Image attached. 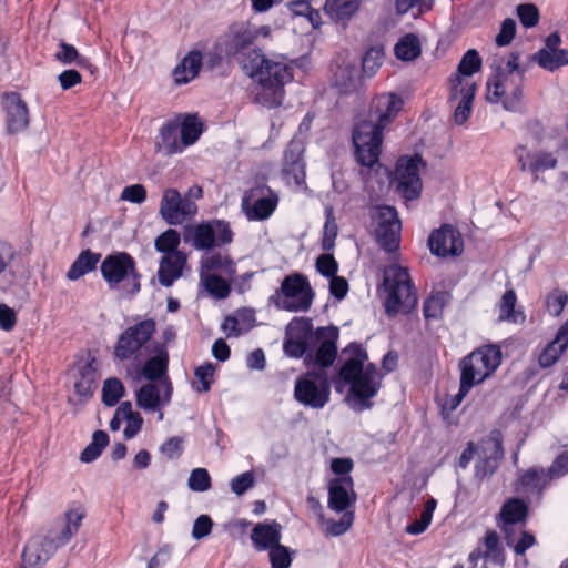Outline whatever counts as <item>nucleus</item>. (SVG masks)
<instances>
[{"label": "nucleus", "instance_id": "obj_31", "mask_svg": "<svg viewBox=\"0 0 568 568\" xmlns=\"http://www.w3.org/2000/svg\"><path fill=\"white\" fill-rule=\"evenodd\" d=\"M187 257L185 253L162 255L159 263L158 278L162 286L169 287L183 274Z\"/></svg>", "mask_w": 568, "mask_h": 568}, {"label": "nucleus", "instance_id": "obj_39", "mask_svg": "<svg viewBox=\"0 0 568 568\" xmlns=\"http://www.w3.org/2000/svg\"><path fill=\"white\" fill-rule=\"evenodd\" d=\"M224 275L200 274V285L214 298H226L231 292L230 282Z\"/></svg>", "mask_w": 568, "mask_h": 568}, {"label": "nucleus", "instance_id": "obj_25", "mask_svg": "<svg viewBox=\"0 0 568 568\" xmlns=\"http://www.w3.org/2000/svg\"><path fill=\"white\" fill-rule=\"evenodd\" d=\"M6 113V128L8 133L16 134L26 130L29 125V110L26 102L17 92L3 95Z\"/></svg>", "mask_w": 568, "mask_h": 568}, {"label": "nucleus", "instance_id": "obj_2", "mask_svg": "<svg viewBox=\"0 0 568 568\" xmlns=\"http://www.w3.org/2000/svg\"><path fill=\"white\" fill-rule=\"evenodd\" d=\"M344 359L337 377L334 379L335 390L344 392L348 386L345 397L348 406L357 412L372 407L371 399L375 397L382 386V373L376 365L368 363L366 351L358 344L352 343L343 349Z\"/></svg>", "mask_w": 568, "mask_h": 568}, {"label": "nucleus", "instance_id": "obj_13", "mask_svg": "<svg viewBox=\"0 0 568 568\" xmlns=\"http://www.w3.org/2000/svg\"><path fill=\"white\" fill-rule=\"evenodd\" d=\"M102 277L110 288H115L121 282L130 276L133 277V293L140 291L139 276L135 273V262L125 252H116L105 256L100 265Z\"/></svg>", "mask_w": 568, "mask_h": 568}, {"label": "nucleus", "instance_id": "obj_36", "mask_svg": "<svg viewBox=\"0 0 568 568\" xmlns=\"http://www.w3.org/2000/svg\"><path fill=\"white\" fill-rule=\"evenodd\" d=\"M100 258V253H94L90 250L82 251L68 270L67 278L70 281L79 280L80 277L95 270Z\"/></svg>", "mask_w": 568, "mask_h": 568}, {"label": "nucleus", "instance_id": "obj_16", "mask_svg": "<svg viewBox=\"0 0 568 568\" xmlns=\"http://www.w3.org/2000/svg\"><path fill=\"white\" fill-rule=\"evenodd\" d=\"M50 531L47 535H34L24 545L21 555V568H42L55 551L63 547Z\"/></svg>", "mask_w": 568, "mask_h": 568}, {"label": "nucleus", "instance_id": "obj_56", "mask_svg": "<svg viewBox=\"0 0 568 568\" xmlns=\"http://www.w3.org/2000/svg\"><path fill=\"white\" fill-rule=\"evenodd\" d=\"M568 303V294L559 288L554 290L546 297V308L552 316H559Z\"/></svg>", "mask_w": 568, "mask_h": 568}, {"label": "nucleus", "instance_id": "obj_29", "mask_svg": "<svg viewBox=\"0 0 568 568\" xmlns=\"http://www.w3.org/2000/svg\"><path fill=\"white\" fill-rule=\"evenodd\" d=\"M98 383L97 359L90 358L79 368V377L74 382L73 389L78 400L69 398V403L82 405L87 403L94 394Z\"/></svg>", "mask_w": 568, "mask_h": 568}, {"label": "nucleus", "instance_id": "obj_27", "mask_svg": "<svg viewBox=\"0 0 568 568\" xmlns=\"http://www.w3.org/2000/svg\"><path fill=\"white\" fill-rule=\"evenodd\" d=\"M338 329L336 327H318L314 333V345L318 344L315 353V364L329 367L337 356Z\"/></svg>", "mask_w": 568, "mask_h": 568}, {"label": "nucleus", "instance_id": "obj_33", "mask_svg": "<svg viewBox=\"0 0 568 568\" xmlns=\"http://www.w3.org/2000/svg\"><path fill=\"white\" fill-rule=\"evenodd\" d=\"M200 274H219L233 280L236 274V264L227 254L215 252L201 257Z\"/></svg>", "mask_w": 568, "mask_h": 568}, {"label": "nucleus", "instance_id": "obj_46", "mask_svg": "<svg viewBox=\"0 0 568 568\" xmlns=\"http://www.w3.org/2000/svg\"><path fill=\"white\" fill-rule=\"evenodd\" d=\"M108 444L109 435L104 430H95L91 443L82 450L80 460L82 463H92L102 454Z\"/></svg>", "mask_w": 568, "mask_h": 568}, {"label": "nucleus", "instance_id": "obj_26", "mask_svg": "<svg viewBox=\"0 0 568 568\" xmlns=\"http://www.w3.org/2000/svg\"><path fill=\"white\" fill-rule=\"evenodd\" d=\"M304 151V142L301 139L294 138L288 143L284 153L283 174L297 186L305 184Z\"/></svg>", "mask_w": 568, "mask_h": 568}, {"label": "nucleus", "instance_id": "obj_34", "mask_svg": "<svg viewBox=\"0 0 568 568\" xmlns=\"http://www.w3.org/2000/svg\"><path fill=\"white\" fill-rule=\"evenodd\" d=\"M179 119L163 123L159 131L156 149L168 155L182 153L185 149L181 138H178Z\"/></svg>", "mask_w": 568, "mask_h": 568}, {"label": "nucleus", "instance_id": "obj_22", "mask_svg": "<svg viewBox=\"0 0 568 568\" xmlns=\"http://www.w3.org/2000/svg\"><path fill=\"white\" fill-rule=\"evenodd\" d=\"M528 515V505L518 498L508 499L501 507L497 526L504 534L505 542L514 541V530L524 526Z\"/></svg>", "mask_w": 568, "mask_h": 568}, {"label": "nucleus", "instance_id": "obj_44", "mask_svg": "<svg viewBox=\"0 0 568 568\" xmlns=\"http://www.w3.org/2000/svg\"><path fill=\"white\" fill-rule=\"evenodd\" d=\"M120 415L124 417L125 428L123 435L125 439H131L138 435L143 425V418L140 413L133 412L131 402L120 404Z\"/></svg>", "mask_w": 568, "mask_h": 568}, {"label": "nucleus", "instance_id": "obj_64", "mask_svg": "<svg viewBox=\"0 0 568 568\" xmlns=\"http://www.w3.org/2000/svg\"><path fill=\"white\" fill-rule=\"evenodd\" d=\"M121 200L142 204L146 200V190L142 184L128 185L122 190Z\"/></svg>", "mask_w": 568, "mask_h": 568}, {"label": "nucleus", "instance_id": "obj_58", "mask_svg": "<svg viewBox=\"0 0 568 568\" xmlns=\"http://www.w3.org/2000/svg\"><path fill=\"white\" fill-rule=\"evenodd\" d=\"M514 155L523 172H529L534 175V162L536 160V151L529 150L525 145H518L514 149Z\"/></svg>", "mask_w": 568, "mask_h": 568}, {"label": "nucleus", "instance_id": "obj_19", "mask_svg": "<svg viewBox=\"0 0 568 568\" xmlns=\"http://www.w3.org/2000/svg\"><path fill=\"white\" fill-rule=\"evenodd\" d=\"M479 460L475 466L476 477L485 478L495 473L498 462L504 457L503 435L498 429L490 434L478 444Z\"/></svg>", "mask_w": 568, "mask_h": 568}, {"label": "nucleus", "instance_id": "obj_54", "mask_svg": "<svg viewBox=\"0 0 568 568\" xmlns=\"http://www.w3.org/2000/svg\"><path fill=\"white\" fill-rule=\"evenodd\" d=\"M268 557L272 568H290L292 564V552L281 541L268 550Z\"/></svg>", "mask_w": 568, "mask_h": 568}, {"label": "nucleus", "instance_id": "obj_53", "mask_svg": "<svg viewBox=\"0 0 568 568\" xmlns=\"http://www.w3.org/2000/svg\"><path fill=\"white\" fill-rule=\"evenodd\" d=\"M514 541L510 544H506L508 547H513L516 555L524 556L526 551L531 548L536 539L532 534L529 531L523 530L521 527H518L514 530Z\"/></svg>", "mask_w": 568, "mask_h": 568}, {"label": "nucleus", "instance_id": "obj_37", "mask_svg": "<svg viewBox=\"0 0 568 568\" xmlns=\"http://www.w3.org/2000/svg\"><path fill=\"white\" fill-rule=\"evenodd\" d=\"M179 131L184 149L193 145L203 133V123L196 114L180 115Z\"/></svg>", "mask_w": 568, "mask_h": 568}, {"label": "nucleus", "instance_id": "obj_51", "mask_svg": "<svg viewBox=\"0 0 568 568\" xmlns=\"http://www.w3.org/2000/svg\"><path fill=\"white\" fill-rule=\"evenodd\" d=\"M187 487L196 493L207 491L212 487V479L207 469L194 468L187 479Z\"/></svg>", "mask_w": 568, "mask_h": 568}, {"label": "nucleus", "instance_id": "obj_35", "mask_svg": "<svg viewBox=\"0 0 568 568\" xmlns=\"http://www.w3.org/2000/svg\"><path fill=\"white\" fill-rule=\"evenodd\" d=\"M202 60L203 57L200 51H190L173 70L175 83L186 84L192 81L199 74Z\"/></svg>", "mask_w": 568, "mask_h": 568}, {"label": "nucleus", "instance_id": "obj_14", "mask_svg": "<svg viewBox=\"0 0 568 568\" xmlns=\"http://www.w3.org/2000/svg\"><path fill=\"white\" fill-rule=\"evenodd\" d=\"M402 223L395 207L383 205L377 207V226L375 237L378 245L386 252H396L400 243Z\"/></svg>", "mask_w": 568, "mask_h": 568}, {"label": "nucleus", "instance_id": "obj_11", "mask_svg": "<svg viewBox=\"0 0 568 568\" xmlns=\"http://www.w3.org/2000/svg\"><path fill=\"white\" fill-rule=\"evenodd\" d=\"M278 194L264 182H257L241 199V210L250 222L268 220L277 209Z\"/></svg>", "mask_w": 568, "mask_h": 568}, {"label": "nucleus", "instance_id": "obj_28", "mask_svg": "<svg viewBox=\"0 0 568 568\" xmlns=\"http://www.w3.org/2000/svg\"><path fill=\"white\" fill-rule=\"evenodd\" d=\"M87 517V509L80 501H72L63 514V527L60 530L51 529L58 540V545H67L78 534L83 519Z\"/></svg>", "mask_w": 568, "mask_h": 568}, {"label": "nucleus", "instance_id": "obj_57", "mask_svg": "<svg viewBox=\"0 0 568 568\" xmlns=\"http://www.w3.org/2000/svg\"><path fill=\"white\" fill-rule=\"evenodd\" d=\"M383 51L377 48H371L366 51L362 60L363 71L366 75L372 77L376 73L382 65Z\"/></svg>", "mask_w": 568, "mask_h": 568}, {"label": "nucleus", "instance_id": "obj_15", "mask_svg": "<svg viewBox=\"0 0 568 568\" xmlns=\"http://www.w3.org/2000/svg\"><path fill=\"white\" fill-rule=\"evenodd\" d=\"M424 165L420 155L403 156L396 165L397 191L406 200H415L422 192L420 166Z\"/></svg>", "mask_w": 568, "mask_h": 568}, {"label": "nucleus", "instance_id": "obj_50", "mask_svg": "<svg viewBox=\"0 0 568 568\" xmlns=\"http://www.w3.org/2000/svg\"><path fill=\"white\" fill-rule=\"evenodd\" d=\"M55 58L63 64L75 63L78 67L89 65V60L81 57L74 45L65 42L60 43Z\"/></svg>", "mask_w": 568, "mask_h": 568}, {"label": "nucleus", "instance_id": "obj_40", "mask_svg": "<svg viewBox=\"0 0 568 568\" xmlns=\"http://www.w3.org/2000/svg\"><path fill=\"white\" fill-rule=\"evenodd\" d=\"M517 296L514 290H507L499 302V322L508 323H523L525 315L523 312L516 310Z\"/></svg>", "mask_w": 568, "mask_h": 568}, {"label": "nucleus", "instance_id": "obj_9", "mask_svg": "<svg viewBox=\"0 0 568 568\" xmlns=\"http://www.w3.org/2000/svg\"><path fill=\"white\" fill-rule=\"evenodd\" d=\"M155 321L148 318L126 327L119 336L113 347V361L125 363L138 362L142 351L155 332Z\"/></svg>", "mask_w": 568, "mask_h": 568}, {"label": "nucleus", "instance_id": "obj_3", "mask_svg": "<svg viewBox=\"0 0 568 568\" xmlns=\"http://www.w3.org/2000/svg\"><path fill=\"white\" fill-rule=\"evenodd\" d=\"M403 105V99L396 93H382L373 98L371 120L357 121L353 129L355 156L361 165L372 168L378 162L383 131L398 115Z\"/></svg>", "mask_w": 568, "mask_h": 568}, {"label": "nucleus", "instance_id": "obj_52", "mask_svg": "<svg viewBox=\"0 0 568 568\" xmlns=\"http://www.w3.org/2000/svg\"><path fill=\"white\" fill-rule=\"evenodd\" d=\"M343 516L338 519H329L325 523V534L327 536L338 537L345 534L353 525L354 513L343 511Z\"/></svg>", "mask_w": 568, "mask_h": 568}, {"label": "nucleus", "instance_id": "obj_20", "mask_svg": "<svg viewBox=\"0 0 568 568\" xmlns=\"http://www.w3.org/2000/svg\"><path fill=\"white\" fill-rule=\"evenodd\" d=\"M138 362V365L126 369V375L133 378L143 376L149 382H163L170 378L168 375L169 352L164 344H156L153 349V355L143 364H141L140 359Z\"/></svg>", "mask_w": 568, "mask_h": 568}, {"label": "nucleus", "instance_id": "obj_18", "mask_svg": "<svg viewBox=\"0 0 568 568\" xmlns=\"http://www.w3.org/2000/svg\"><path fill=\"white\" fill-rule=\"evenodd\" d=\"M197 212L196 204L187 197H182L176 189L163 192L160 214L170 225H180L192 219Z\"/></svg>", "mask_w": 568, "mask_h": 568}, {"label": "nucleus", "instance_id": "obj_12", "mask_svg": "<svg viewBox=\"0 0 568 568\" xmlns=\"http://www.w3.org/2000/svg\"><path fill=\"white\" fill-rule=\"evenodd\" d=\"M331 396V384L323 373L307 372L296 378L295 400L307 408L322 409Z\"/></svg>", "mask_w": 568, "mask_h": 568}, {"label": "nucleus", "instance_id": "obj_5", "mask_svg": "<svg viewBox=\"0 0 568 568\" xmlns=\"http://www.w3.org/2000/svg\"><path fill=\"white\" fill-rule=\"evenodd\" d=\"M481 68V59L475 49L465 52L458 63L457 71L450 77L449 102L454 106V122L464 124L473 111L477 84L473 74Z\"/></svg>", "mask_w": 568, "mask_h": 568}, {"label": "nucleus", "instance_id": "obj_45", "mask_svg": "<svg viewBox=\"0 0 568 568\" xmlns=\"http://www.w3.org/2000/svg\"><path fill=\"white\" fill-rule=\"evenodd\" d=\"M180 243V233L174 229H169L155 239L154 247L162 255H172L173 253H183L179 250Z\"/></svg>", "mask_w": 568, "mask_h": 568}, {"label": "nucleus", "instance_id": "obj_62", "mask_svg": "<svg viewBox=\"0 0 568 568\" xmlns=\"http://www.w3.org/2000/svg\"><path fill=\"white\" fill-rule=\"evenodd\" d=\"M517 14L521 24L526 28H532L539 21L538 9L530 3L519 4L517 7Z\"/></svg>", "mask_w": 568, "mask_h": 568}, {"label": "nucleus", "instance_id": "obj_8", "mask_svg": "<svg viewBox=\"0 0 568 568\" xmlns=\"http://www.w3.org/2000/svg\"><path fill=\"white\" fill-rule=\"evenodd\" d=\"M314 291L306 276L294 273L284 277L280 288L270 296V303L287 312H307L314 300Z\"/></svg>", "mask_w": 568, "mask_h": 568}, {"label": "nucleus", "instance_id": "obj_63", "mask_svg": "<svg viewBox=\"0 0 568 568\" xmlns=\"http://www.w3.org/2000/svg\"><path fill=\"white\" fill-rule=\"evenodd\" d=\"M516 34V22L511 18H507L503 21L500 30L496 36V44L498 47L508 45Z\"/></svg>", "mask_w": 568, "mask_h": 568}, {"label": "nucleus", "instance_id": "obj_60", "mask_svg": "<svg viewBox=\"0 0 568 568\" xmlns=\"http://www.w3.org/2000/svg\"><path fill=\"white\" fill-rule=\"evenodd\" d=\"M444 294L437 293L435 295L429 296L425 302L423 306L424 316L429 318H438L444 308Z\"/></svg>", "mask_w": 568, "mask_h": 568}, {"label": "nucleus", "instance_id": "obj_42", "mask_svg": "<svg viewBox=\"0 0 568 568\" xmlns=\"http://www.w3.org/2000/svg\"><path fill=\"white\" fill-rule=\"evenodd\" d=\"M216 365L212 362H205L194 369L195 379L192 382V389L199 394L207 393L214 382Z\"/></svg>", "mask_w": 568, "mask_h": 568}, {"label": "nucleus", "instance_id": "obj_10", "mask_svg": "<svg viewBox=\"0 0 568 568\" xmlns=\"http://www.w3.org/2000/svg\"><path fill=\"white\" fill-rule=\"evenodd\" d=\"M185 241H190L196 251H211L233 242L234 233L230 222L220 219L203 221L185 227Z\"/></svg>", "mask_w": 568, "mask_h": 568}, {"label": "nucleus", "instance_id": "obj_61", "mask_svg": "<svg viewBox=\"0 0 568 568\" xmlns=\"http://www.w3.org/2000/svg\"><path fill=\"white\" fill-rule=\"evenodd\" d=\"M254 483L255 477L253 471H245L232 478L230 488L235 495L241 496L250 490L254 486Z\"/></svg>", "mask_w": 568, "mask_h": 568}, {"label": "nucleus", "instance_id": "obj_47", "mask_svg": "<svg viewBox=\"0 0 568 568\" xmlns=\"http://www.w3.org/2000/svg\"><path fill=\"white\" fill-rule=\"evenodd\" d=\"M124 385L118 377L106 378L102 386V403L113 407L124 396Z\"/></svg>", "mask_w": 568, "mask_h": 568}, {"label": "nucleus", "instance_id": "obj_49", "mask_svg": "<svg viewBox=\"0 0 568 568\" xmlns=\"http://www.w3.org/2000/svg\"><path fill=\"white\" fill-rule=\"evenodd\" d=\"M435 0H395L397 14H405L412 11L413 17L417 18L430 11Z\"/></svg>", "mask_w": 568, "mask_h": 568}, {"label": "nucleus", "instance_id": "obj_7", "mask_svg": "<svg viewBox=\"0 0 568 568\" xmlns=\"http://www.w3.org/2000/svg\"><path fill=\"white\" fill-rule=\"evenodd\" d=\"M501 349L498 345L488 344L477 347L459 363L463 390L474 388L489 378L501 364Z\"/></svg>", "mask_w": 568, "mask_h": 568}, {"label": "nucleus", "instance_id": "obj_41", "mask_svg": "<svg viewBox=\"0 0 568 568\" xmlns=\"http://www.w3.org/2000/svg\"><path fill=\"white\" fill-rule=\"evenodd\" d=\"M532 60L544 70L554 72L568 64V51L538 50Z\"/></svg>", "mask_w": 568, "mask_h": 568}, {"label": "nucleus", "instance_id": "obj_6", "mask_svg": "<svg viewBox=\"0 0 568 568\" xmlns=\"http://www.w3.org/2000/svg\"><path fill=\"white\" fill-rule=\"evenodd\" d=\"M384 288L387 315L409 313L417 305V296L407 268L399 265L388 266L384 272Z\"/></svg>", "mask_w": 568, "mask_h": 568}, {"label": "nucleus", "instance_id": "obj_32", "mask_svg": "<svg viewBox=\"0 0 568 568\" xmlns=\"http://www.w3.org/2000/svg\"><path fill=\"white\" fill-rule=\"evenodd\" d=\"M568 347V321L557 331L555 338L549 342L538 356V364L542 368L555 365Z\"/></svg>", "mask_w": 568, "mask_h": 568}, {"label": "nucleus", "instance_id": "obj_30", "mask_svg": "<svg viewBox=\"0 0 568 568\" xmlns=\"http://www.w3.org/2000/svg\"><path fill=\"white\" fill-rule=\"evenodd\" d=\"M282 538V527L276 521L258 523L251 532L253 547L257 551L270 550L276 546Z\"/></svg>", "mask_w": 568, "mask_h": 568}, {"label": "nucleus", "instance_id": "obj_21", "mask_svg": "<svg viewBox=\"0 0 568 568\" xmlns=\"http://www.w3.org/2000/svg\"><path fill=\"white\" fill-rule=\"evenodd\" d=\"M173 385L170 378L163 382H149L136 392V405L145 412L160 410L172 400Z\"/></svg>", "mask_w": 568, "mask_h": 568}, {"label": "nucleus", "instance_id": "obj_38", "mask_svg": "<svg viewBox=\"0 0 568 568\" xmlns=\"http://www.w3.org/2000/svg\"><path fill=\"white\" fill-rule=\"evenodd\" d=\"M359 8V0H326L325 13L336 22L349 20Z\"/></svg>", "mask_w": 568, "mask_h": 568}, {"label": "nucleus", "instance_id": "obj_48", "mask_svg": "<svg viewBox=\"0 0 568 568\" xmlns=\"http://www.w3.org/2000/svg\"><path fill=\"white\" fill-rule=\"evenodd\" d=\"M486 551H483L485 559L496 565H503L505 557L498 534L495 530H488L484 538Z\"/></svg>", "mask_w": 568, "mask_h": 568}, {"label": "nucleus", "instance_id": "obj_43", "mask_svg": "<svg viewBox=\"0 0 568 568\" xmlns=\"http://www.w3.org/2000/svg\"><path fill=\"white\" fill-rule=\"evenodd\" d=\"M397 59L402 61H413L420 54V43L417 36L408 33L400 38L394 48Z\"/></svg>", "mask_w": 568, "mask_h": 568}, {"label": "nucleus", "instance_id": "obj_24", "mask_svg": "<svg viewBox=\"0 0 568 568\" xmlns=\"http://www.w3.org/2000/svg\"><path fill=\"white\" fill-rule=\"evenodd\" d=\"M328 499L327 506L336 513L348 511L356 503V493L354 491V481L352 477H336L327 484Z\"/></svg>", "mask_w": 568, "mask_h": 568}, {"label": "nucleus", "instance_id": "obj_17", "mask_svg": "<svg viewBox=\"0 0 568 568\" xmlns=\"http://www.w3.org/2000/svg\"><path fill=\"white\" fill-rule=\"evenodd\" d=\"M314 331L311 320L295 318L287 326L283 343L284 354L291 358H301L314 346Z\"/></svg>", "mask_w": 568, "mask_h": 568}, {"label": "nucleus", "instance_id": "obj_23", "mask_svg": "<svg viewBox=\"0 0 568 568\" xmlns=\"http://www.w3.org/2000/svg\"><path fill=\"white\" fill-rule=\"evenodd\" d=\"M428 246L434 255L445 257L462 254L464 245L459 232L452 225L445 224L432 232Z\"/></svg>", "mask_w": 568, "mask_h": 568}, {"label": "nucleus", "instance_id": "obj_55", "mask_svg": "<svg viewBox=\"0 0 568 568\" xmlns=\"http://www.w3.org/2000/svg\"><path fill=\"white\" fill-rule=\"evenodd\" d=\"M326 221L324 224V235L322 246L325 251H329L335 245V239L337 236V224L333 214L332 207H326Z\"/></svg>", "mask_w": 568, "mask_h": 568}, {"label": "nucleus", "instance_id": "obj_4", "mask_svg": "<svg viewBox=\"0 0 568 568\" xmlns=\"http://www.w3.org/2000/svg\"><path fill=\"white\" fill-rule=\"evenodd\" d=\"M526 70L519 64V53L511 52L505 65L496 68L487 80V100L490 103L503 102L507 111H520L524 99Z\"/></svg>", "mask_w": 568, "mask_h": 568}, {"label": "nucleus", "instance_id": "obj_1", "mask_svg": "<svg viewBox=\"0 0 568 568\" xmlns=\"http://www.w3.org/2000/svg\"><path fill=\"white\" fill-rule=\"evenodd\" d=\"M268 34L267 26L235 21L216 39L214 53L209 55L207 63L214 68L223 59L235 60L257 83L256 102L273 109L282 104L284 85L292 81L293 74L286 63L265 58L261 49L255 47L258 37Z\"/></svg>", "mask_w": 568, "mask_h": 568}, {"label": "nucleus", "instance_id": "obj_59", "mask_svg": "<svg viewBox=\"0 0 568 568\" xmlns=\"http://www.w3.org/2000/svg\"><path fill=\"white\" fill-rule=\"evenodd\" d=\"M316 271L324 277L331 278L337 275L338 263L332 254H321L315 262Z\"/></svg>", "mask_w": 568, "mask_h": 568}]
</instances>
